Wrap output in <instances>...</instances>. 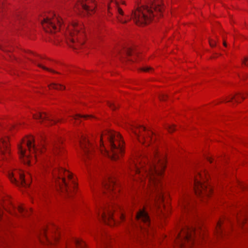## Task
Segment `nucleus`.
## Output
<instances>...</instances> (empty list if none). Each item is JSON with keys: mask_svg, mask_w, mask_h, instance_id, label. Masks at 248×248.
<instances>
[{"mask_svg": "<svg viewBox=\"0 0 248 248\" xmlns=\"http://www.w3.org/2000/svg\"><path fill=\"white\" fill-rule=\"evenodd\" d=\"M151 160H148L147 166L145 163H139V166L134 162L131 167V169L138 176L134 179L139 178L141 181L146 177L148 183H150V192L155 202L160 203L164 200L162 185L160 182L159 177L162 174L165 168V160L160 158L155 150L151 157Z\"/></svg>", "mask_w": 248, "mask_h": 248, "instance_id": "obj_1", "label": "nucleus"}, {"mask_svg": "<svg viewBox=\"0 0 248 248\" xmlns=\"http://www.w3.org/2000/svg\"><path fill=\"white\" fill-rule=\"evenodd\" d=\"M163 8L161 0H147L145 5L133 11L131 16L136 24L143 25L152 20L155 13L161 15Z\"/></svg>", "mask_w": 248, "mask_h": 248, "instance_id": "obj_2", "label": "nucleus"}, {"mask_svg": "<svg viewBox=\"0 0 248 248\" xmlns=\"http://www.w3.org/2000/svg\"><path fill=\"white\" fill-rule=\"evenodd\" d=\"M103 138L108 141L109 150L105 149L104 153L113 160L119 159L123 153V141L121 135L114 131H106L103 134Z\"/></svg>", "mask_w": 248, "mask_h": 248, "instance_id": "obj_3", "label": "nucleus"}, {"mask_svg": "<svg viewBox=\"0 0 248 248\" xmlns=\"http://www.w3.org/2000/svg\"><path fill=\"white\" fill-rule=\"evenodd\" d=\"M52 174L62 191L69 195L72 189L76 186V183L72 180V173L61 168L54 170Z\"/></svg>", "mask_w": 248, "mask_h": 248, "instance_id": "obj_4", "label": "nucleus"}, {"mask_svg": "<svg viewBox=\"0 0 248 248\" xmlns=\"http://www.w3.org/2000/svg\"><path fill=\"white\" fill-rule=\"evenodd\" d=\"M33 142L34 139L31 137L30 139L25 140L22 145H18L19 157L21 159L23 160V162L25 164L29 165L30 160L26 150L24 148V146L28 148L29 152L31 154L32 153L34 155L35 158L37 157L38 154L42 152V150L35 146Z\"/></svg>", "mask_w": 248, "mask_h": 248, "instance_id": "obj_5", "label": "nucleus"}, {"mask_svg": "<svg viewBox=\"0 0 248 248\" xmlns=\"http://www.w3.org/2000/svg\"><path fill=\"white\" fill-rule=\"evenodd\" d=\"M197 232L194 228L186 226L177 235L176 243L181 248H186L185 244L192 246L194 243V238L197 237Z\"/></svg>", "mask_w": 248, "mask_h": 248, "instance_id": "obj_6", "label": "nucleus"}, {"mask_svg": "<svg viewBox=\"0 0 248 248\" xmlns=\"http://www.w3.org/2000/svg\"><path fill=\"white\" fill-rule=\"evenodd\" d=\"M137 221L135 225L143 231V233L151 234L153 232V227L147 213L144 210H140L136 214Z\"/></svg>", "mask_w": 248, "mask_h": 248, "instance_id": "obj_7", "label": "nucleus"}, {"mask_svg": "<svg viewBox=\"0 0 248 248\" xmlns=\"http://www.w3.org/2000/svg\"><path fill=\"white\" fill-rule=\"evenodd\" d=\"M62 23V19L56 15H53L52 17L44 18L41 20L44 29L47 32H53L58 31L61 27Z\"/></svg>", "mask_w": 248, "mask_h": 248, "instance_id": "obj_8", "label": "nucleus"}, {"mask_svg": "<svg viewBox=\"0 0 248 248\" xmlns=\"http://www.w3.org/2000/svg\"><path fill=\"white\" fill-rule=\"evenodd\" d=\"M95 0H79L75 6V10L80 14L91 15L94 11Z\"/></svg>", "mask_w": 248, "mask_h": 248, "instance_id": "obj_9", "label": "nucleus"}, {"mask_svg": "<svg viewBox=\"0 0 248 248\" xmlns=\"http://www.w3.org/2000/svg\"><path fill=\"white\" fill-rule=\"evenodd\" d=\"M202 176L200 174L195 177L194 179V190L196 195H205L208 196L211 192L212 188L210 187H208L207 186L203 184L199 180V178H201Z\"/></svg>", "mask_w": 248, "mask_h": 248, "instance_id": "obj_10", "label": "nucleus"}, {"mask_svg": "<svg viewBox=\"0 0 248 248\" xmlns=\"http://www.w3.org/2000/svg\"><path fill=\"white\" fill-rule=\"evenodd\" d=\"M130 128L135 135L138 138L141 137L143 140H151L152 132L146 131V128L139 125H130Z\"/></svg>", "mask_w": 248, "mask_h": 248, "instance_id": "obj_11", "label": "nucleus"}, {"mask_svg": "<svg viewBox=\"0 0 248 248\" xmlns=\"http://www.w3.org/2000/svg\"><path fill=\"white\" fill-rule=\"evenodd\" d=\"M102 213L100 214V211L97 212V215L99 217V219H101L105 223L111 225L112 222H114V220L112 217L113 212L114 211L113 207L110 208H102L101 209Z\"/></svg>", "mask_w": 248, "mask_h": 248, "instance_id": "obj_12", "label": "nucleus"}, {"mask_svg": "<svg viewBox=\"0 0 248 248\" xmlns=\"http://www.w3.org/2000/svg\"><path fill=\"white\" fill-rule=\"evenodd\" d=\"M103 185L104 187V192L106 194L109 193L110 194L116 193L118 191L114 189V186H117L115 182V178L111 175H108L106 179L103 181Z\"/></svg>", "mask_w": 248, "mask_h": 248, "instance_id": "obj_13", "label": "nucleus"}, {"mask_svg": "<svg viewBox=\"0 0 248 248\" xmlns=\"http://www.w3.org/2000/svg\"><path fill=\"white\" fill-rule=\"evenodd\" d=\"M33 117L36 120H40L41 123L44 122L46 125H52L57 122L51 114H47L45 112L43 113L38 112L34 114Z\"/></svg>", "mask_w": 248, "mask_h": 248, "instance_id": "obj_14", "label": "nucleus"}, {"mask_svg": "<svg viewBox=\"0 0 248 248\" xmlns=\"http://www.w3.org/2000/svg\"><path fill=\"white\" fill-rule=\"evenodd\" d=\"M80 144L81 148L83 151V155L87 157H89V154L91 152L93 148L89 140L86 136H81Z\"/></svg>", "mask_w": 248, "mask_h": 248, "instance_id": "obj_15", "label": "nucleus"}, {"mask_svg": "<svg viewBox=\"0 0 248 248\" xmlns=\"http://www.w3.org/2000/svg\"><path fill=\"white\" fill-rule=\"evenodd\" d=\"M111 1H114L115 2L113 7L116 14V17L118 20L122 23H126L127 22L126 20H123L121 17V16H124V12L120 4L121 2L122 4L124 5L125 2L121 0H111Z\"/></svg>", "mask_w": 248, "mask_h": 248, "instance_id": "obj_16", "label": "nucleus"}, {"mask_svg": "<svg viewBox=\"0 0 248 248\" xmlns=\"http://www.w3.org/2000/svg\"><path fill=\"white\" fill-rule=\"evenodd\" d=\"M16 172L9 174V177L11 181L15 183L16 185L19 186L21 185L23 186H29V183L27 182L25 179V176L22 172L18 173V175L19 178V181H17L15 177Z\"/></svg>", "mask_w": 248, "mask_h": 248, "instance_id": "obj_17", "label": "nucleus"}, {"mask_svg": "<svg viewBox=\"0 0 248 248\" xmlns=\"http://www.w3.org/2000/svg\"><path fill=\"white\" fill-rule=\"evenodd\" d=\"M8 138L5 137L0 140V154L1 155L8 154L9 153V144L8 143Z\"/></svg>", "mask_w": 248, "mask_h": 248, "instance_id": "obj_18", "label": "nucleus"}, {"mask_svg": "<svg viewBox=\"0 0 248 248\" xmlns=\"http://www.w3.org/2000/svg\"><path fill=\"white\" fill-rule=\"evenodd\" d=\"M71 28L69 29V34L71 35L72 38L70 39L72 42L75 41V38L74 37L75 34L78 33L79 31L78 28L77 23H74L71 26Z\"/></svg>", "mask_w": 248, "mask_h": 248, "instance_id": "obj_19", "label": "nucleus"}, {"mask_svg": "<svg viewBox=\"0 0 248 248\" xmlns=\"http://www.w3.org/2000/svg\"><path fill=\"white\" fill-rule=\"evenodd\" d=\"M239 222L241 225L248 224V212L243 214L241 218L238 219Z\"/></svg>", "mask_w": 248, "mask_h": 248, "instance_id": "obj_20", "label": "nucleus"}, {"mask_svg": "<svg viewBox=\"0 0 248 248\" xmlns=\"http://www.w3.org/2000/svg\"><path fill=\"white\" fill-rule=\"evenodd\" d=\"M188 200L186 197L183 198L181 202V206L182 208L185 210L188 208Z\"/></svg>", "mask_w": 248, "mask_h": 248, "instance_id": "obj_21", "label": "nucleus"}, {"mask_svg": "<svg viewBox=\"0 0 248 248\" xmlns=\"http://www.w3.org/2000/svg\"><path fill=\"white\" fill-rule=\"evenodd\" d=\"M32 62H33L34 63H35V64H37V65L40 67V68H42V69H44V70H47L48 71H49V72H52L53 73H57V74H59L58 72L53 70H52L51 69H49L48 68H47L44 66H43L42 64H40V63H37V62L35 61H32Z\"/></svg>", "mask_w": 248, "mask_h": 248, "instance_id": "obj_22", "label": "nucleus"}, {"mask_svg": "<svg viewBox=\"0 0 248 248\" xmlns=\"http://www.w3.org/2000/svg\"><path fill=\"white\" fill-rule=\"evenodd\" d=\"M74 242L76 245V248H85V245L81 240L75 239Z\"/></svg>", "mask_w": 248, "mask_h": 248, "instance_id": "obj_23", "label": "nucleus"}, {"mask_svg": "<svg viewBox=\"0 0 248 248\" xmlns=\"http://www.w3.org/2000/svg\"><path fill=\"white\" fill-rule=\"evenodd\" d=\"M49 88L61 90L64 89L65 87L60 84L53 83L50 85Z\"/></svg>", "mask_w": 248, "mask_h": 248, "instance_id": "obj_24", "label": "nucleus"}, {"mask_svg": "<svg viewBox=\"0 0 248 248\" xmlns=\"http://www.w3.org/2000/svg\"><path fill=\"white\" fill-rule=\"evenodd\" d=\"M17 210L21 214V215L23 217H25L26 216V214H28V211H25L24 208L21 206H19L18 207Z\"/></svg>", "mask_w": 248, "mask_h": 248, "instance_id": "obj_25", "label": "nucleus"}, {"mask_svg": "<svg viewBox=\"0 0 248 248\" xmlns=\"http://www.w3.org/2000/svg\"><path fill=\"white\" fill-rule=\"evenodd\" d=\"M233 99H234V100L236 102H237V103L239 102L238 98H236L235 95H232V96L229 97L228 98H223L222 99V101L230 102Z\"/></svg>", "mask_w": 248, "mask_h": 248, "instance_id": "obj_26", "label": "nucleus"}, {"mask_svg": "<svg viewBox=\"0 0 248 248\" xmlns=\"http://www.w3.org/2000/svg\"><path fill=\"white\" fill-rule=\"evenodd\" d=\"M99 139H100V140L101 141V145H101V146H103V148H104V149H102V147H101V149H100L102 153L104 155H107V154L104 153V151H105V149H106V148L105 147V146L104 145V142H103L104 138H103V135H101L100 136Z\"/></svg>", "mask_w": 248, "mask_h": 248, "instance_id": "obj_27", "label": "nucleus"}, {"mask_svg": "<svg viewBox=\"0 0 248 248\" xmlns=\"http://www.w3.org/2000/svg\"><path fill=\"white\" fill-rule=\"evenodd\" d=\"M52 146L54 154H56L60 148L59 143L56 142L52 143Z\"/></svg>", "mask_w": 248, "mask_h": 248, "instance_id": "obj_28", "label": "nucleus"}, {"mask_svg": "<svg viewBox=\"0 0 248 248\" xmlns=\"http://www.w3.org/2000/svg\"><path fill=\"white\" fill-rule=\"evenodd\" d=\"M133 50L131 48H127L124 50V53L126 56H130L133 53Z\"/></svg>", "mask_w": 248, "mask_h": 248, "instance_id": "obj_29", "label": "nucleus"}, {"mask_svg": "<svg viewBox=\"0 0 248 248\" xmlns=\"http://www.w3.org/2000/svg\"><path fill=\"white\" fill-rule=\"evenodd\" d=\"M140 70L144 72H149L152 70V68L151 67L146 66L140 68Z\"/></svg>", "mask_w": 248, "mask_h": 248, "instance_id": "obj_30", "label": "nucleus"}, {"mask_svg": "<svg viewBox=\"0 0 248 248\" xmlns=\"http://www.w3.org/2000/svg\"><path fill=\"white\" fill-rule=\"evenodd\" d=\"M221 221H219L217 223V233H220V234L222 232V230H221Z\"/></svg>", "mask_w": 248, "mask_h": 248, "instance_id": "obj_31", "label": "nucleus"}, {"mask_svg": "<svg viewBox=\"0 0 248 248\" xmlns=\"http://www.w3.org/2000/svg\"><path fill=\"white\" fill-rule=\"evenodd\" d=\"M108 105L113 110L117 108V106L113 103L108 102Z\"/></svg>", "mask_w": 248, "mask_h": 248, "instance_id": "obj_32", "label": "nucleus"}, {"mask_svg": "<svg viewBox=\"0 0 248 248\" xmlns=\"http://www.w3.org/2000/svg\"><path fill=\"white\" fill-rule=\"evenodd\" d=\"M87 117H89V116H82V115H78V114H77V115H76L74 116V119H75V120H78V119L80 118H86Z\"/></svg>", "mask_w": 248, "mask_h": 248, "instance_id": "obj_33", "label": "nucleus"}, {"mask_svg": "<svg viewBox=\"0 0 248 248\" xmlns=\"http://www.w3.org/2000/svg\"><path fill=\"white\" fill-rule=\"evenodd\" d=\"M167 128L168 129L170 132H172L175 130V128L173 125H168L167 127Z\"/></svg>", "mask_w": 248, "mask_h": 248, "instance_id": "obj_34", "label": "nucleus"}, {"mask_svg": "<svg viewBox=\"0 0 248 248\" xmlns=\"http://www.w3.org/2000/svg\"><path fill=\"white\" fill-rule=\"evenodd\" d=\"M53 235H52V237H53V239H54V241H57L58 239V235H59V234H57L56 233V232H53ZM58 233H59L58 232Z\"/></svg>", "mask_w": 248, "mask_h": 248, "instance_id": "obj_35", "label": "nucleus"}, {"mask_svg": "<svg viewBox=\"0 0 248 248\" xmlns=\"http://www.w3.org/2000/svg\"><path fill=\"white\" fill-rule=\"evenodd\" d=\"M42 236L43 237H44L47 242H49V243H51L49 240H48L46 236V229H44L43 231V232H42Z\"/></svg>", "mask_w": 248, "mask_h": 248, "instance_id": "obj_36", "label": "nucleus"}, {"mask_svg": "<svg viewBox=\"0 0 248 248\" xmlns=\"http://www.w3.org/2000/svg\"><path fill=\"white\" fill-rule=\"evenodd\" d=\"M113 7L110 4H108V13L110 15H112Z\"/></svg>", "mask_w": 248, "mask_h": 248, "instance_id": "obj_37", "label": "nucleus"}, {"mask_svg": "<svg viewBox=\"0 0 248 248\" xmlns=\"http://www.w3.org/2000/svg\"><path fill=\"white\" fill-rule=\"evenodd\" d=\"M209 43H210V45L211 47H214L216 45V41L212 40H209Z\"/></svg>", "mask_w": 248, "mask_h": 248, "instance_id": "obj_38", "label": "nucleus"}, {"mask_svg": "<svg viewBox=\"0 0 248 248\" xmlns=\"http://www.w3.org/2000/svg\"><path fill=\"white\" fill-rule=\"evenodd\" d=\"M159 98L161 100H165L166 98L167 97V95L166 94H161L159 96Z\"/></svg>", "mask_w": 248, "mask_h": 248, "instance_id": "obj_39", "label": "nucleus"}, {"mask_svg": "<svg viewBox=\"0 0 248 248\" xmlns=\"http://www.w3.org/2000/svg\"><path fill=\"white\" fill-rule=\"evenodd\" d=\"M1 204H2V205L3 206V208H4L6 210H8L9 212H10L11 214L12 213V211L10 209H6V203L5 202H3Z\"/></svg>", "mask_w": 248, "mask_h": 248, "instance_id": "obj_40", "label": "nucleus"}, {"mask_svg": "<svg viewBox=\"0 0 248 248\" xmlns=\"http://www.w3.org/2000/svg\"><path fill=\"white\" fill-rule=\"evenodd\" d=\"M243 62L246 65L248 66V57L245 58Z\"/></svg>", "mask_w": 248, "mask_h": 248, "instance_id": "obj_41", "label": "nucleus"}, {"mask_svg": "<svg viewBox=\"0 0 248 248\" xmlns=\"http://www.w3.org/2000/svg\"><path fill=\"white\" fill-rule=\"evenodd\" d=\"M119 216H120V217L121 218V219H124V216L123 214L121 213V214L119 215Z\"/></svg>", "mask_w": 248, "mask_h": 248, "instance_id": "obj_42", "label": "nucleus"}, {"mask_svg": "<svg viewBox=\"0 0 248 248\" xmlns=\"http://www.w3.org/2000/svg\"><path fill=\"white\" fill-rule=\"evenodd\" d=\"M238 95H240V96H241L243 99H244V95H243V94H242V93H238Z\"/></svg>", "mask_w": 248, "mask_h": 248, "instance_id": "obj_43", "label": "nucleus"}, {"mask_svg": "<svg viewBox=\"0 0 248 248\" xmlns=\"http://www.w3.org/2000/svg\"><path fill=\"white\" fill-rule=\"evenodd\" d=\"M223 45H224L225 46H227V43H226V42L225 41H223Z\"/></svg>", "mask_w": 248, "mask_h": 248, "instance_id": "obj_44", "label": "nucleus"}, {"mask_svg": "<svg viewBox=\"0 0 248 248\" xmlns=\"http://www.w3.org/2000/svg\"><path fill=\"white\" fill-rule=\"evenodd\" d=\"M54 230H55V231H57L58 228L56 227H54Z\"/></svg>", "mask_w": 248, "mask_h": 248, "instance_id": "obj_45", "label": "nucleus"}, {"mask_svg": "<svg viewBox=\"0 0 248 248\" xmlns=\"http://www.w3.org/2000/svg\"><path fill=\"white\" fill-rule=\"evenodd\" d=\"M2 215V211L1 210V209H0V217Z\"/></svg>", "mask_w": 248, "mask_h": 248, "instance_id": "obj_46", "label": "nucleus"}, {"mask_svg": "<svg viewBox=\"0 0 248 248\" xmlns=\"http://www.w3.org/2000/svg\"><path fill=\"white\" fill-rule=\"evenodd\" d=\"M208 160H209V162H212V160H211V158H209Z\"/></svg>", "mask_w": 248, "mask_h": 248, "instance_id": "obj_47", "label": "nucleus"}, {"mask_svg": "<svg viewBox=\"0 0 248 248\" xmlns=\"http://www.w3.org/2000/svg\"><path fill=\"white\" fill-rule=\"evenodd\" d=\"M0 49H3V48L1 46H0Z\"/></svg>", "mask_w": 248, "mask_h": 248, "instance_id": "obj_48", "label": "nucleus"}, {"mask_svg": "<svg viewBox=\"0 0 248 248\" xmlns=\"http://www.w3.org/2000/svg\"><path fill=\"white\" fill-rule=\"evenodd\" d=\"M12 208L14 209V207L13 206V205H11Z\"/></svg>", "mask_w": 248, "mask_h": 248, "instance_id": "obj_49", "label": "nucleus"}]
</instances>
